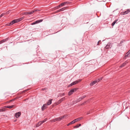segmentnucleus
Segmentation results:
<instances>
[{"label": "nucleus", "mask_w": 130, "mask_h": 130, "mask_svg": "<svg viewBox=\"0 0 130 130\" xmlns=\"http://www.w3.org/2000/svg\"><path fill=\"white\" fill-rule=\"evenodd\" d=\"M82 79H79L78 80H76L74 82H73L71 84L69 85V87L73 85H75L76 84H77L79 83L81 81Z\"/></svg>", "instance_id": "obj_1"}, {"label": "nucleus", "mask_w": 130, "mask_h": 130, "mask_svg": "<svg viewBox=\"0 0 130 130\" xmlns=\"http://www.w3.org/2000/svg\"><path fill=\"white\" fill-rule=\"evenodd\" d=\"M130 56V50L128 51L127 53L125 55L124 57V59H126L127 57H129Z\"/></svg>", "instance_id": "obj_2"}, {"label": "nucleus", "mask_w": 130, "mask_h": 130, "mask_svg": "<svg viewBox=\"0 0 130 130\" xmlns=\"http://www.w3.org/2000/svg\"><path fill=\"white\" fill-rule=\"evenodd\" d=\"M18 23L16 19H14L9 24L8 26H10L14 23Z\"/></svg>", "instance_id": "obj_3"}, {"label": "nucleus", "mask_w": 130, "mask_h": 130, "mask_svg": "<svg viewBox=\"0 0 130 130\" xmlns=\"http://www.w3.org/2000/svg\"><path fill=\"white\" fill-rule=\"evenodd\" d=\"M47 105L46 104H44L41 107V110L42 111L44 110L47 107Z\"/></svg>", "instance_id": "obj_4"}, {"label": "nucleus", "mask_w": 130, "mask_h": 130, "mask_svg": "<svg viewBox=\"0 0 130 130\" xmlns=\"http://www.w3.org/2000/svg\"><path fill=\"white\" fill-rule=\"evenodd\" d=\"M111 47L112 46L111 45L110 43H109L107 44L105 47L106 49H108L110 48H111Z\"/></svg>", "instance_id": "obj_5"}, {"label": "nucleus", "mask_w": 130, "mask_h": 130, "mask_svg": "<svg viewBox=\"0 0 130 130\" xmlns=\"http://www.w3.org/2000/svg\"><path fill=\"white\" fill-rule=\"evenodd\" d=\"M21 115V112H17L15 114V117L17 118L20 117Z\"/></svg>", "instance_id": "obj_6"}, {"label": "nucleus", "mask_w": 130, "mask_h": 130, "mask_svg": "<svg viewBox=\"0 0 130 130\" xmlns=\"http://www.w3.org/2000/svg\"><path fill=\"white\" fill-rule=\"evenodd\" d=\"M67 116L65 115L63 116H61L59 118H57V121H60L64 117H66Z\"/></svg>", "instance_id": "obj_7"}, {"label": "nucleus", "mask_w": 130, "mask_h": 130, "mask_svg": "<svg viewBox=\"0 0 130 130\" xmlns=\"http://www.w3.org/2000/svg\"><path fill=\"white\" fill-rule=\"evenodd\" d=\"M66 98L65 97H63L61 99L59 100L58 102L57 103L58 104H59L61 103Z\"/></svg>", "instance_id": "obj_8"}, {"label": "nucleus", "mask_w": 130, "mask_h": 130, "mask_svg": "<svg viewBox=\"0 0 130 130\" xmlns=\"http://www.w3.org/2000/svg\"><path fill=\"white\" fill-rule=\"evenodd\" d=\"M130 11V10L129 9H127L126 11L122 13V14L124 15L127 14Z\"/></svg>", "instance_id": "obj_9"}, {"label": "nucleus", "mask_w": 130, "mask_h": 130, "mask_svg": "<svg viewBox=\"0 0 130 130\" xmlns=\"http://www.w3.org/2000/svg\"><path fill=\"white\" fill-rule=\"evenodd\" d=\"M52 99H51L48 100L47 102V105H49L52 103Z\"/></svg>", "instance_id": "obj_10"}, {"label": "nucleus", "mask_w": 130, "mask_h": 130, "mask_svg": "<svg viewBox=\"0 0 130 130\" xmlns=\"http://www.w3.org/2000/svg\"><path fill=\"white\" fill-rule=\"evenodd\" d=\"M8 39L7 38L5 39H4L0 41V44H1L7 41L8 40Z\"/></svg>", "instance_id": "obj_11"}, {"label": "nucleus", "mask_w": 130, "mask_h": 130, "mask_svg": "<svg viewBox=\"0 0 130 130\" xmlns=\"http://www.w3.org/2000/svg\"><path fill=\"white\" fill-rule=\"evenodd\" d=\"M24 17H22L18 19H16L17 20V22L18 23V22H19L20 21H21L22 20L24 19Z\"/></svg>", "instance_id": "obj_12"}, {"label": "nucleus", "mask_w": 130, "mask_h": 130, "mask_svg": "<svg viewBox=\"0 0 130 130\" xmlns=\"http://www.w3.org/2000/svg\"><path fill=\"white\" fill-rule=\"evenodd\" d=\"M83 118V117H80V118H77L76 119H75L74 120V121L75 122L77 121H79L81 119H82Z\"/></svg>", "instance_id": "obj_13"}, {"label": "nucleus", "mask_w": 130, "mask_h": 130, "mask_svg": "<svg viewBox=\"0 0 130 130\" xmlns=\"http://www.w3.org/2000/svg\"><path fill=\"white\" fill-rule=\"evenodd\" d=\"M43 20L42 19L40 20H39L36 21H35V22L36 24H37V23H38L40 22H42V21Z\"/></svg>", "instance_id": "obj_14"}, {"label": "nucleus", "mask_w": 130, "mask_h": 130, "mask_svg": "<svg viewBox=\"0 0 130 130\" xmlns=\"http://www.w3.org/2000/svg\"><path fill=\"white\" fill-rule=\"evenodd\" d=\"M97 80H95L94 81L92 82L90 84V86H93L96 83H97Z\"/></svg>", "instance_id": "obj_15"}, {"label": "nucleus", "mask_w": 130, "mask_h": 130, "mask_svg": "<svg viewBox=\"0 0 130 130\" xmlns=\"http://www.w3.org/2000/svg\"><path fill=\"white\" fill-rule=\"evenodd\" d=\"M77 88H74V89H71L70 91L71 92H72L73 93V92H75L77 90Z\"/></svg>", "instance_id": "obj_16"}, {"label": "nucleus", "mask_w": 130, "mask_h": 130, "mask_svg": "<svg viewBox=\"0 0 130 130\" xmlns=\"http://www.w3.org/2000/svg\"><path fill=\"white\" fill-rule=\"evenodd\" d=\"M127 63V62H126V61L124 63H123L121 66H120V67L121 68L124 67L125 65Z\"/></svg>", "instance_id": "obj_17"}, {"label": "nucleus", "mask_w": 130, "mask_h": 130, "mask_svg": "<svg viewBox=\"0 0 130 130\" xmlns=\"http://www.w3.org/2000/svg\"><path fill=\"white\" fill-rule=\"evenodd\" d=\"M75 123V122L74 121V120H73V121H71V122H70V123H69L67 125L68 126L70 125L73 124V123Z\"/></svg>", "instance_id": "obj_18"}, {"label": "nucleus", "mask_w": 130, "mask_h": 130, "mask_svg": "<svg viewBox=\"0 0 130 130\" xmlns=\"http://www.w3.org/2000/svg\"><path fill=\"white\" fill-rule=\"evenodd\" d=\"M42 124L40 122V121L39 122H38L36 125V127H38L39 126H40Z\"/></svg>", "instance_id": "obj_19"}, {"label": "nucleus", "mask_w": 130, "mask_h": 130, "mask_svg": "<svg viewBox=\"0 0 130 130\" xmlns=\"http://www.w3.org/2000/svg\"><path fill=\"white\" fill-rule=\"evenodd\" d=\"M117 20H115V21L112 23L111 24V25L112 26H113L117 22Z\"/></svg>", "instance_id": "obj_20"}, {"label": "nucleus", "mask_w": 130, "mask_h": 130, "mask_svg": "<svg viewBox=\"0 0 130 130\" xmlns=\"http://www.w3.org/2000/svg\"><path fill=\"white\" fill-rule=\"evenodd\" d=\"M34 13V11L33 10L31 11L30 12H28V13L29 14H31Z\"/></svg>", "instance_id": "obj_21"}, {"label": "nucleus", "mask_w": 130, "mask_h": 130, "mask_svg": "<svg viewBox=\"0 0 130 130\" xmlns=\"http://www.w3.org/2000/svg\"><path fill=\"white\" fill-rule=\"evenodd\" d=\"M66 3L65 2L62 3L60 4V5L62 6H63L64 5H66Z\"/></svg>", "instance_id": "obj_22"}, {"label": "nucleus", "mask_w": 130, "mask_h": 130, "mask_svg": "<svg viewBox=\"0 0 130 130\" xmlns=\"http://www.w3.org/2000/svg\"><path fill=\"white\" fill-rule=\"evenodd\" d=\"M102 79V78H99L98 79H97L96 80H97V82H99L100 80H101Z\"/></svg>", "instance_id": "obj_23"}, {"label": "nucleus", "mask_w": 130, "mask_h": 130, "mask_svg": "<svg viewBox=\"0 0 130 130\" xmlns=\"http://www.w3.org/2000/svg\"><path fill=\"white\" fill-rule=\"evenodd\" d=\"M14 106V105H11V106H9L8 108H9L10 109H11V108H12Z\"/></svg>", "instance_id": "obj_24"}, {"label": "nucleus", "mask_w": 130, "mask_h": 130, "mask_svg": "<svg viewBox=\"0 0 130 130\" xmlns=\"http://www.w3.org/2000/svg\"><path fill=\"white\" fill-rule=\"evenodd\" d=\"M73 94V93L72 92H71L70 91L68 93V95L69 96L71 95L72 94Z\"/></svg>", "instance_id": "obj_25"}, {"label": "nucleus", "mask_w": 130, "mask_h": 130, "mask_svg": "<svg viewBox=\"0 0 130 130\" xmlns=\"http://www.w3.org/2000/svg\"><path fill=\"white\" fill-rule=\"evenodd\" d=\"M82 100V98H81L80 97L77 99V101L78 102H79L81 101Z\"/></svg>", "instance_id": "obj_26"}, {"label": "nucleus", "mask_w": 130, "mask_h": 130, "mask_svg": "<svg viewBox=\"0 0 130 130\" xmlns=\"http://www.w3.org/2000/svg\"><path fill=\"white\" fill-rule=\"evenodd\" d=\"M23 14L27 15L29 14L28 12H24L23 13Z\"/></svg>", "instance_id": "obj_27"}, {"label": "nucleus", "mask_w": 130, "mask_h": 130, "mask_svg": "<svg viewBox=\"0 0 130 130\" xmlns=\"http://www.w3.org/2000/svg\"><path fill=\"white\" fill-rule=\"evenodd\" d=\"M57 121V118H56L55 119L53 120H52V121L53 122H55V121Z\"/></svg>", "instance_id": "obj_28"}, {"label": "nucleus", "mask_w": 130, "mask_h": 130, "mask_svg": "<svg viewBox=\"0 0 130 130\" xmlns=\"http://www.w3.org/2000/svg\"><path fill=\"white\" fill-rule=\"evenodd\" d=\"M86 97V95H84L83 96H82L81 97V98H82V100L83 99H84Z\"/></svg>", "instance_id": "obj_29"}, {"label": "nucleus", "mask_w": 130, "mask_h": 130, "mask_svg": "<svg viewBox=\"0 0 130 130\" xmlns=\"http://www.w3.org/2000/svg\"><path fill=\"white\" fill-rule=\"evenodd\" d=\"M15 99H16L15 98V99H12L11 100H10L9 101V102H12Z\"/></svg>", "instance_id": "obj_30"}, {"label": "nucleus", "mask_w": 130, "mask_h": 130, "mask_svg": "<svg viewBox=\"0 0 130 130\" xmlns=\"http://www.w3.org/2000/svg\"><path fill=\"white\" fill-rule=\"evenodd\" d=\"M79 127V126L78 125H77L74 126V128H77Z\"/></svg>", "instance_id": "obj_31"}, {"label": "nucleus", "mask_w": 130, "mask_h": 130, "mask_svg": "<svg viewBox=\"0 0 130 130\" xmlns=\"http://www.w3.org/2000/svg\"><path fill=\"white\" fill-rule=\"evenodd\" d=\"M66 2V4H69L70 3V2H69L66 1V2Z\"/></svg>", "instance_id": "obj_32"}, {"label": "nucleus", "mask_w": 130, "mask_h": 130, "mask_svg": "<svg viewBox=\"0 0 130 130\" xmlns=\"http://www.w3.org/2000/svg\"><path fill=\"white\" fill-rule=\"evenodd\" d=\"M33 11H34V12H36V11H39V10H38V9H35L34 10H33Z\"/></svg>", "instance_id": "obj_33"}, {"label": "nucleus", "mask_w": 130, "mask_h": 130, "mask_svg": "<svg viewBox=\"0 0 130 130\" xmlns=\"http://www.w3.org/2000/svg\"><path fill=\"white\" fill-rule=\"evenodd\" d=\"M62 9V10H63V11L65 9H66V7H63V8H61Z\"/></svg>", "instance_id": "obj_34"}, {"label": "nucleus", "mask_w": 130, "mask_h": 130, "mask_svg": "<svg viewBox=\"0 0 130 130\" xmlns=\"http://www.w3.org/2000/svg\"><path fill=\"white\" fill-rule=\"evenodd\" d=\"M36 24L35 22H34L31 24V25H34Z\"/></svg>", "instance_id": "obj_35"}, {"label": "nucleus", "mask_w": 130, "mask_h": 130, "mask_svg": "<svg viewBox=\"0 0 130 130\" xmlns=\"http://www.w3.org/2000/svg\"><path fill=\"white\" fill-rule=\"evenodd\" d=\"M4 15V14H2L0 16V18L2 17Z\"/></svg>", "instance_id": "obj_36"}, {"label": "nucleus", "mask_w": 130, "mask_h": 130, "mask_svg": "<svg viewBox=\"0 0 130 130\" xmlns=\"http://www.w3.org/2000/svg\"><path fill=\"white\" fill-rule=\"evenodd\" d=\"M60 8V7H58V6L56 7V8L58 9L59 8Z\"/></svg>", "instance_id": "obj_37"}, {"label": "nucleus", "mask_w": 130, "mask_h": 130, "mask_svg": "<svg viewBox=\"0 0 130 130\" xmlns=\"http://www.w3.org/2000/svg\"><path fill=\"white\" fill-rule=\"evenodd\" d=\"M101 40H99L98 42L97 43V45H99V43L100 42H101Z\"/></svg>", "instance_id": "obj_38"}, {"label": "nucleus", "mask_w": 130, "mask_h": 130, "mask_svg": "<svg viewBox=\"0 0 130 130\" xmlns=\"http://www.w3.org/2000/svg\"><path fill=\"white\" fill-rule=\"evenodd\" d=\"M40 122L42 124H43V123H44V122L43 120L41 121H40Z\"/></svg>", "instance_id": "obj_39"}, {"label": "nucleus", "mask_w": 130, "mask_h": 130, "mask_svg": "<svg viewBox=\"0 0 130 130\" xmlns=\"http://www.w3.org/2000/svg\"><path fill=\"white\" fill-rule=\"evenodd\" d=\"M47 120V119H45L43 121H44V122H46Z\"/></svg>", "instance_id": "obj_40"}, {"label": "nucleus", "mask_w": 130, "mask_h": 130, "mask_svg": "<svg viewBox=\"0 0 130 130\" xmlns=\"http://www.w3.org/2000/svg\"><path fill=\"white\" fill-rule=\"evenodd\" d=\"M58 7H60V8L62 7V6L60 5V4L59 5H58Z\"/></svg>", "instance_id": "obj_41"}, {"label": "nucleus", "mask_w": 130, "mask_h": 130, "mask_svg": "<svg viewBox=\"0 0 130 130\" xmlns=\"http://www.w3.org/2000/svg\"><path fill=\"white\" fill-rule=\"evenodd\" d=\"M9 107V106H5V107L6 108H8V107Z\"/></svg>", "instance_id": "obj_42"}, {"label": "nucleus", "mask_w": 130, "mask_h": 130, "mask_svg": "<svg viewBox=\"0 0 130 130\" xmlns=\"http://www.w3.org/2000/svg\"><path fill=\"white\" fill-rule=\"evenodd\" d=\"M60 12V11H59V10H58L57 11V12Z\"/></svg>", "instance_id": "obj_43"}, {"label": "nucleus", "mask_w": 130, "mask_h": 130, "mask_svg": "<svg viewBox=\"0 0 130 130\" xmlns=\"http://www.w3.org/2000/svg\"><path fill=\"white\" fill-rule=\"evenodd\" d=\"M81 124H79V126H78L79 127V126H81Z\"/></svg>", "instance_id": "obj_44"}, {"label": "nucleus", "mask_w": 130, "mask_h": 130, "mask_svg": "<svg viewBox=\"0 0 130 130\" xmlns=\"http://www.w3.org/2000/svg\"><path fill=\"white\" fill-rule=\"evenodd\" d=\"M9 96V95H7L6 96L5 98H6L7 97H8V96Z\"/></svg>", "instance_id": "obj_45"}, {"label": "nucleus", "mask_w": 130, "mask_h": 130, "mask_svg": "<svg viewBox=\"0 0 130 130\" xmlns=\"http://www.w3.org/2000/svg\"><path fill=\"white\" fill-rule=\"evenodd\" d=\"M123 42V41H121V42H120V43H122Z\"/></svg>", "instance_id": "obj_46"}, {"label": "nucleus", "mask_w": 130, "mask_h": 130, "mask_svg": "<svg viewBox=\"0 0 130 130\" xmlns=\"http://www.w3.org/2000/svg\"><path fill=\"white\" fill-rule=\"evenodd\" d=\"M89 113H89V112H87V115H88V114H89Z\"/></svg>", "instance_id": "obj_47"}, {"label": "nucleus", "mask_w": 130, "mask_h": 130, "mask_svg": "<svg viewBox=\"0 0 130 130\" xmlns=\"http://www.w3.org/2000/svg\"><path fill=\"white\" fill-rule=\"evenodd\" d=\"M45 88L43 89H42V90H45Z\"/></svg>", "instance_id": "obj_48"}, {"label": "nucleus", "mask_w": 130, "mask_h": 130, "mask_svg": "<svg viewBox=\"0 0 130 130\" xmlns=\"http://www.w3.org/2000/svg\"><path fill=\"white\" fill-rule=\"evenodd\" d=\"M60 10H61L60 11H63V10H62V9L61 8L60 9Z\"/></svg>", "instance_id": "obj_49"}, {"label": "nucleus", "mask_w": 130, "mask_h": 130, "mask_svg": "<svg viewBox=\"0 0 130 130\" xmlns=\"http://www.w3.org/2000/svg\"><path fill=\"white\" fill-rule=\"evenodd\" d=\"M60 9H59V11L60 12V11H60Z\"/></svg>", "instance_id": "obj_50"}, {"label": "nucleus", "mask_w": 130, "mask_h": 130, "mask_svg": "<svg viewBox=\"0 0 130 130\" xmlns=\"http://www.w3.org/2000/svg\"><path fill=\"white\" fill-rule=\"evenodd\" d=\"M2 111V110H1V109H0V112H1V111Z\"/></svg>", "instance_id": "obj_51"}, {"label": "nucleus", "mask_w": 130, "mask_h": 130, "mask_svg": "<svg viewBox=\"0 0 130 130\" xmlns=\"http://www.w3.org/2000/svg\"><path fill=\"white\" fill-rule=\"evenodd\" d=\"M27 100V99H25L24 100H25V101H26V100Z\"/></svg>", "instance_id": "obj_52"}, {"label": "nucleus", "mask_w": 130, "mask_h": 130, "mask_svg": "<svg viewBox=\"0 0 130 130\" xmlns=\"http://www.w3.org/2000/svg\"><path fill=\"white\" fill-rule=\"evenodd\" d=\"M63 95H64V93H63Z\"/></svg>", "instance_id": "obj_53"}]
</instances>
